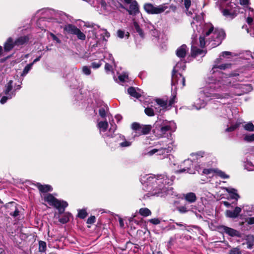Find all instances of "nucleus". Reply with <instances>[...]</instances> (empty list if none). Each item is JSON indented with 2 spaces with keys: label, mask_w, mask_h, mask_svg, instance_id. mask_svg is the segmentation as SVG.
<instances>
[{
  "label": "nucleus",
  "mask_w": 254,
  "mask_h": 254,
  "mask_svg": "<svg viewBox=\"0 0 254 254\" xmlns=\"http://www.w3.org/2000/svg\"><path fill=\"white\" fill-rule=\"evenodd\" d=\"M219 59L215 61V64L210 70L211 76L206 79L209 86L199 93V98L194 102L193 106L199 110L205 106L204 98L209 99H223L232 97L233 95L240 96L248 91L251 88L249 85L235 83L233 77L239 76L237 73L231 74L229 77L225 76L219 69H225L231 64H225L218 65Z\"/></svg>",
  "instance_id": "obj_1"
},
{
  "label": "nucleus",
  "mask_w": 254,
  "mask_h": 254,
  "mask_svg": "<svg viewBox=\"0 0 254 254\" xmlns=\"http://www.w3.org/2000/svg\"><path fill=\"white\" fill-rule=\"evenodd\" d=\"M193 12L195 16L193 17V20L191 22V26L194 31L191 42V56L194 57L199 55L203 57L206 54L205 51L197 48L195 46V37L197 36V33H201L199 37L200 47H203L207 43L208 45L212 42L210 48L218 46L225 38V33L222 29L216 28L214 29L211 23L203 24L202 17L200 15H196L195 11H193Z\"/></svg>",
  "instance_id": "obj_2"
},
{
  "label": "nucleus",
  "mask_w": 254,
  "mask_h": 254,
  "mask_svg": "<svg viewBox=\"0 0 254 254\" xmlns=\"http://www.w3.org/2000/svg\"><path fill=\"white\" fill-rule=\"evenodd\" d=\"M175 177L173 176L169 178L165 175L159 176L153 175L146 176L145 180H142L147 187L151 188L152 195H157L161 197L166 195H176L174 194L173 188L170 186L172 185ZM143 183V182H142Z\"/></svg>",
  "instance_id": "obj_3"
},
{
  "label": "nucleus",
  "mask_w": 254,
  "mask_h": 254,
  "mask_svg": "<svg viewBox=\"0 0 254 254\" xmlns=\"http://www.w3.org/2000/svg\"><path fill=\"white\" fill-rule=\"evenodd\" d=\"M155 129L159 132L161 136L166 134L174 132L176 129V123L172 121L158 119L154 124Z\"/></svg>",
  "instance_id": "obj_4"
},
{
  "label": "nucleus",
  "mask_w": 254,
  "mask_h": 254,
  "mask_svg": "<svg viewBox=\"0 0 254 254\" xmlns=\"http://www.w3.org/2000/svg\"><path fill=\"white\" fill-rule=\"evenodd\" d=\"M44 200L47 202L51 206L56 207L59 210L60 213H63L65 207L68 205L66 201L59 200L56 198L51 194H48L44 196Z\"/></svg>",
  "instance_id": "obj_5"
},
{
  "label": "nucleus",
  "mask_w": 254,
  "mask_h": 254,
  "mask_svg": "<svg viewBox=\"0 0 254 254\" xmlns=\"http://www.w3.org/2000/svg\"><path fill=\"white\" fill-rule=\"evenodd\" d=\"M144 9L147 13L158 14L165 11L168 9V6L166 3L155 5L150 3H147L144 5Z\"/></svg>",
  "instance_id": "obj_6"
},
{
  "label": "nucleus",
  "mask_w": 254,
  "mask_h": 254,
  "mask_svg": "<svg viewBox=\"0 0 254 254\" xmlns=\"http://www.w3.org/2000/svg\"><path fill=\"white\" fill-rule=\"evenodd\" d=\"M131 127L135 133L134 136H137L142 134H148L151 129L150 125H140L136 122L131 124Z\"/></svg>",
  "instance_id": "obj_7"
},
{
  "label": "nucleus",
  "mask_w": 254,
  "mask_h": 254,
  "mask_svg": "<svg viewBox=\"0 0 254 254\" xmlns=\"http://www.w3.org/2000/svg\"><path fill=\"white\" fill-rule=\"evenodd\" d=\"M172 148L171 146L168 147H160L159 148H153L146 153V155L148 156H152L154 154L160 156L159 158L162 159L166 156V154L171 151Z\"/></svg>",
  "instance_id": "obj_8"
},
{
  "label": "nucleus",
  "mask_w": 254,
  "mask_h": 254,
  "mask_svg": "<svg viewBox=\"0 0 254 254\" xmlns=\"http://www.w3.org/2000/svg\"><path fill=\"white\" fill-rule=\"evenodd\" d=\"M172 85H176L183 88L185 85V78L180 73H172Z\"/></svg>",
  "instance_id": "obj_9"
},
{
  "label": "nucleus",
  "mask_w": 254,
  "mask_h": 254,
  "mask_svg": "<svg viewBox=\"0 0 254 254\" xmlns=\"http://www.w3.org/2000/svg\"><path fill=\"white\" fill-rule=\"evenodd\" d=\"M218 229L222 233H225L230 237H241L240 232L233 228L226 226L221 225L218 227Z\"/></svg>",
  "instance_id": "obj_10"
},
{
  "label": "nucleus",
  "mask_w": 254,
  "mask_h": 254,
  "mask_svg": "<svg viewBox=\"0 0 254 254\" xmlns=\"http://www.w3.org/2000/svg\"><path fill=\"white\" fill-rule=\"evenodd\" d=\"M125 3L129 5L127 9L130 15H135L139 12V7L137 2L135 0H124Z\"/></svg>",
  "instance_id": "obj_11"
},
{
  "label": "nucleus",
  "mask_w": 254,
  "mask_h": 254,
  "mask_svg": "<svg viewBox=\"0 0 254 254\" xmlns=\"http://www.w3.org/2000/svg\"><path fill=\"white\" fill-rule=\"evenodd\" d=\"M98 127L99 129L100 133L102 135V136L104 137H113V134H110L108 133H105L107 131V128L108 127V124L107 122L104 121V122H100L98 124Z\"/></svg>",
  "instance_id": "obj_12"
},
{
  "label": "nucleus",
  "mask_w": 254,
  "mask_h": 254,
  "mask_svg": "<svg viewBox=\"0 0 254 254\" xmlns=\"http://www.w3.org/2000/svg\"><path fill=\"white\" fill-rule=\"evenodd\" d=\"M115 137L117 139V141L119 142V145L122 147H128L131 145V142L126 140L124 136L121 134H118L113 135V137Z\"/></svg>",
  "instance_id": "obj_13"
},
{
  "label": "nucleus",
  "mask_w": 254,
  "mask_h": 254,
  "mask_svg": "<svg viewBox=\"0 0 254 254\" xmlns=\"http://www.w3.org/2000/svg\"><path fill=\"white\" fill-rule=\"evenodd\" d=\"M128 94L131 96L136 99L139 98L142 95L143 92L139 89H135L134 87H130L127 89Z\"/></svg>",
  "instance_id": "obj_14"
},
{
  "label": "nucleus",
  "mask_w": 254,
  "mask_h": 254,
  "mask_svg": "<svg viewBox=\"0 0 254 254\" xmlns=\"http://www.w3.org/2000/svg\"><path fill=\"white\" fill-rule=\"evenodd\" d=\"M241 208L239 207H235L233 211L227 210L226 211V215L227 217L236 218L238 217L241 212Z\"/></svg>",
  "instance_id": "obj_15"
},
{
  "label": "nucleus",
  "mask_w": 254,
  "mask_h": 254,
  "mask_svg": "<svg viewBox=\"0 0 254 254\" xmlns=\"http://www.w3.org/2000/svg\"><path fill=\"white\" fill-rule=\"evenodd\" d=\"M189 49L186 45H183L179 47L176 50V55L178 57L180 58H184L185 57L187 52L188 51Z\"/></svg>",
  "instance_id": "obj_16"
},
{
  "label": "nucleus",
  "mask_w": 254,
  "mask_h": 254,
  "mask_svg": "<svg viewBox=\"0 0 254 254\" xmlns=\"http://www.w3.org/2000/svg\"><path fill=\"white\" fill-rule=\"evenodd\" d=\"M36 186L41 192H47L52 190V187L49 185H42L40 183H37Z\"/></svg>",
  "instance_id": "obj_17"
},
{
  "label": "nucleus",
  "mask_w": 254,
  "mask_h": 254,
  "mask_svg": "<svg viewBox=\"0 0 254 254\" xmlns=\"http://www.w3.org/2000/svg\"><path fill=\"white\" fill-rule=\"evenodd\" d=\"M15 45L11 38H9L4 45V50L6 52L10 51Z\"/></svg>",
  "instance_id": "obj_18"
},
{
  "label": "nucleus",
  "mask_w": 254,
  "mask_h": 254,
  "mask_svg": "<svg viewBox=\"0 0 254 254\" xmlns=\"http://www.w3.org/2000/svg\"><path fill=\"white\" fill-rule=\"evenodd\" d=\"M77 28L75 26L68 24L65 25L64 27V30L65 31L67 34H74L75 30Z\"/></svg>",
  "instance_id": "obj_19"
},
{
  "label": "nucleus",
  "mask_w": 254,
  "mask_h": 254,
  "mask_svg": "<svg viewBox=\"0 0 254 254\" xmlns=\"http://www.w3.org/2000/svg\"><path fill=\"white\" fill-rule=\"evenodd\" d=\"M185 163L188 164L190 165V167H188L187 168H183V169L178 170L177 171V173H181L187 172V173H189V174H194V172L191 170V166H192V164L191 163V161L190 160H187L185 161Z\"/></svg>",
  "instance_id": "obj_20"
},
{
  "label": "nucleus",
  "mask_w": 254,
  "mask_h": 254,
  "mask_svg": "<svg viewBox=\"0 0 254 254\" xmlns=\"http://www.w3.org/2000/svg\"><path fill=\"white\" fill-rule=\"evenodd\" d=\"M185 198L189 202L192 203L196 200V196L194 193L189 192L185 195Z\"/></svg>",
  "instance_id": "obj_21"
},
{
  "label": "nucleus",
  "mask_w": 254,
  "mask_h": 254,
  "mask_svg": "<svg viewBox=\"0 0 254 254\" xmlns=\"http://www.w3.org/2000/svg\"><path fill=\"white\" fill-rule=\"evenodd\" d=\"M28 40L29 38L26 36H21L15 41L14 44L16 46L22 45L26 43Z\"/></svg>",
  "instance_id": "obj_22"
},
{
  "label": "nucleus",
  "mask_w": 254,
  "mask_h": 254,
  "mask_svg": "<svg viewBox=\"0 0 254 254\" xmlns=\"http://www.w3.org/2000/svg\"><path fill=\"white\" fill-rule=\"evenodd\" d=\"M12 80H9L5 85V89L3 91L5 95H12Z\"/></svg>",
  "instance_id": "obj_23"
},
{
  "label": "nucleus",
  "mask_w": 254,
  "mask_h": 254,
  "mask_svg": "<svg viewBox=\"0 0 254 254\" xmlns=\"http://www.w3.org/2000/svg\"><path fill=\"white\" fill-rule=\"evenodd\" d=\"M229 193L231 194V197L233 199L237 200L239 196L237 193V190L233 188H226L225 189Z\"/></svg>",
  "instance_id": "obj_24"
},
{
  "label": "nucleus",
  "mask_w": 254,
  "mask_h": 254,
  "mask_svg": "<svg viewBox=\"0 0 254 254\" xmlns=\"http://www.w3.org/2000/svg\"><path fill=\"white\" fill-rule=\"evenodd\" d=\"M186 68V65L185 62H178L174 67L173 72L178 73L180 69L182 70H185Z\"/></svg>",
  "instance_id": "obj_25"
},
{
  "label": "nucleus",
  "mask_w": 254,
  "mask_h": 254,
  "mask_svg": "<svg viewBox=\"0 0 254 254\" xmlns=\"http://www.w3.org/2000/svg\"><path fill=\"white\" fill-rule=\"evenodd\" d=\"M222 12L223 14L226 16L230 17L231 18H233L236 15V13L231 10H229L228 9H224L222 10Z\"/></svg>",
  "instance_id": "obj_26"
},
{
  "label": "nucleus",
  "mask_w": 254,
  "mask_h": 254,
  "mask_svg": "<svg viewBox=\"0 0 254 254\" xmlns=\"http://www.w3.org/2000/svg\"><path fill=\"white\" fill-rule=\"evenodd\" d=\"M73 35L76 36L78 39L84 41L86 39V35L79 28H77Z\"/></svg>",
  "instance_id": "obj_27"
},
{
  "label": "nucleus",
  "mask_w": 254,
  "mask_h": 254,
  "mask_svg": "<svg viewBox=\"0 0 254 254\" xmlns=\"http://www.w3.org/2000/svg\"><path fill=\"white\" fill-rule=\"evenodd\" d=\"M139 213L144 217L149 216L151 214V211L147 208H141L139 210Z\"/></svg>",
  "instance_id": "obj_28"
},
{
  "label": "nucleus",
  "mask_w": 254,
  "mask_h": 254,
  "mask_svg": "<svg viewBox=\"0 0 254 254\" xmlns=\"http://www.w3.org/2000/svg\"><path fill=\"white\" fill-rule=\"evenodd\" d=\"M12 95H5L3 96L0 100V103L3 104L6 102L7 100L12 98V97L15 95V91H12L11 92Z\"/></svg>",
  "instance_id": "obj_29"
},
{
  "label": "nucleus",
  "mask_w": 254,
  "mask_h": 254,
  "mask_svg": "<svg viewBox=\"0 0 254 254\" xmlns=\"http://www.w3.org/2000/svg\"><path fill=\"white\" fill-rule=\"evenodd\" d=\"M184 5L186 8L187 14L190 16H192L193 13L189 10L191 5V0H184Z\"/></svg>",
  "instance_id": "obj_30"
},
{
  "label": "nucleus",
  "mask_w": 254,
  "mask_h": 254,
  "mask_svg": "<svg viewBox=\"0 0 254 254\" xmlns=\"http://www.w3.org/2000/svg\"><path fill=\"white\" fill-rule=\"evenodd\" d=\"M70 216V213L67 212L65 213L63 215V217L60 218L59 221L63 224L66 223L69 221V217Z\"/></svg>",
  "instance_id": "obj_31"
},
{
  "label": "nucleus",
  "mask_w": 254,
  "mask_h": 254,
  "mask_svg": "<svg viewBox=\"0 0 254 254\" xmlns=\"http://www.w3.org/2000/svg\"><path fill=\"white\" fill-rule=\"evenodd\" d=\"M215 173L219 177L222 179H228L229 178V175L226 174L225 172L219 169H215Z\"/></svg>",
  "instance_id": "obj_32"
},
{
  "label": "nucleus",
  "mask_w": 254,
  "mask_h": 254,
  "mask_svg": "<svg viewBox=\"0 0 254 254\" xmlns=\"http://www.w3.org/2000/svg\"><path fill=\"white\" fill-rule=\"evenodd\" d=\"M32 66L33 64H27L23 69V72L21 73V75L22 76H25L28 73L30 70L32 68Z\"/></svg>",
  "instance_id": "obj_33"
},
{
  "label": "nucleus",
  "mask_w": 254,
  "mask_h": 254,
  "mask_svg": "<svg viewBox=\"0 0 254 254\" xmlns=\"http://www.w3.org/2000/svg\"><path fill=\"white\" fill-rule=\"evenodd\" d=\"M133 25H134V28H135L136 32H137L141 37H143V35H144L143 32L142 30L139 27L138 23L136 22H134Z\"/></svg>",
  "instance_id": "obj_34"
},
{
  "label": "nucleus",
  "mask_w": 254,
  "mask_h": 254,
  "mask_svg": "<svg viewBox=\"0 0 254 254\" xmlns=\"http://www.w3.org/2000/svg\"><path fill=\"white\" fill-rule=\"evenodd\" d=\"M241 124V122H237L235 125L231 126L230 127L226 129V131L230 132L235 130Z\"/></svg>",
  "instance_id": "obj_35"
},
{
  "label": "nucleus",
  "mask_w": 254,
  "mask_h": 254,
  "mask_svg": "<svg viewBox=\"0 0 254 254\" xmlns=\"http://www.w3.org/2000/svg\"><path fill=\"white\" fill-rule=\"evenodd\" d=\"M117 36L120 38H123L125 36L127 37V38H128L129 37V33L128 32H127V33L125 34V31L122 30H118L117 31Z\"/></svg>",
  "instance_id": "obj_36"
},
{
  "label": "nucleus",
  "mask_w": 254,
  "mask_h": 254,
  "mask_svg": "<svg viewBox=\"0 0 254 254\" xmlns=\"http://www.w3.org/2000/svg\"><path fill=\"white\" fill-rule=\"evenodd\" d=\"M245 130L253 131H254V125L251 122L246 124L244 126Z\"/></svg>",
  "instance_id": "obj_37"
},
{
  "label": "nucleus",
  "mask_w": 254,
  "mask_h": 254,
  "mask_svg": "<svg viewBox=\"0 0 254 254\" xmlns=\"http://www.w3.org/2000/svg\"><path fill=\"white\" fill-rule=\"evenodd\" d=\"M104 57L105 59L109 60V61L114 64V59L111 54L108 52H105L104 54Z\"/></svg>",
  "instance_id": "obj_38"
},
{
  "label": "nucleus",
  "mask_w": 254,
  "mask_h": 254,
  "mask_svg": "<svg viewBox=\"0 0 254 254\" xmlns=\"http://www.w3.org/2000/svg\"><path fill=\"white\" fill-rule=\"evenodd\" d=\"M39 250L41 252H44L46 250V243L43 241L39 242Z\"/></svg>",
  "instance_id": "obj_39"
},
{
  "label": "nucleus",
  "mask_w": 254,
  "mask_h": 254,
  "mask_svg": "<svg viewBox=\"0 0 254 254\" xmlns=\"http://www.w3.org/2000/svg\"><path fill=\"white\" fill-rule=\"evenodd\" d=\"M144 112L147 116L151 117V116H153L154 115V112H157L158 111H154V110L151 108H146L145 109Z\"/></svg>",
  "instance_id": "obj_40"
},
{
  "label": "nucleus",
  "mask_w": 254,
  "mask_h": 254,
  "mask_svg": "<svg viewBox=\"0 0 254 254\" xmlns=\"http://www.w3.org/2000/svg\"><path fill=\"white\" fill-rule=\"evenodd\" d=\"M87 215V213L85 209L79 210L78 213V217L81 219L85 218Z\"/></svg>",
  "instance_id": "obj_41"
},
{
  "label": "nucleus",
  "mask_w": 254,
  "mask_h": 254,
  "mask_svg": "<svg viewBox=\"0 0 254 254\" xmlns=\"http://www.w3.org/2000/svg\"><path fill=\"white\" fill-rule=\"evenodd\" d=\"M156 102L158 106H159L160 107L162 108H165L167 103L166 101H165L162 99H157L156 100Z\"/></svg>",
  "instance_id": "obj_42"
},
{
  "label": "nucleus",
  "mask_w": 254,
  "mask_h": 254,
  "mask_svg": "<svg viewBox=\"0 0 254 254\" xmlns=\"http://www.w3.org/2000/svg\"><path fill=\"white\" fill-rule=\"evenodd\" d=\"M240 5L245 7H249L251 4L250 0H239Z\"/></svg>",
  "instance_id": "obj_43"
},
{
  "label": "nucleus",
  "mask_w": 254,
  "mask_h": 254,
  "mask_svg": "<svg viewBox=\"0 0 254 254\" xmlns=\"http://www.w3.org/2000/svg\"><path fill=\"white\" fill-rule=\"evenodd\" d=\"M244 140L248 142L254 141V134L246 135L244 137Z\"/></svg>",
  "instance_id": "obj_44"
},
{
  "label": "nucleus",
  "mask_w": 254,
  "mask_h": 254,
  "mask_svg": "<svg viewBox=\"0 0 254 254\" xmlns=\"http://www.w3.org/2000/svg\"><path fill=\"white\" fill-rule=\"evenodd\" d=\"M119 79L122 82L126 81L128 79V74L127 73H124L119 76Z\"/></svg>",
  "instance_id": "obj_45"
},
{
  "label": "nucleus",
  "mask_w": 254,
  "mask_h": 254,
  "mask_svg": "<svg viewBox=\"0 0 254 254\" xmlns=\"http://www.w3.org/2000/svg\"><path fill=\"white\" fill-rule=\"evenodd\" d=\"M82 72L85 75H88L91 73V70L89 67L84 66L82 67Z\"/></svg>",
  "instance_id": "obj_46"
},
{
  "label": "nucleus",
  "mask_w": 254,
  "mask_h": 254,
  "mask_svg": "<svg viewBox=\"0 0 254 254\" xmlns=\"http://www.w3.org/2000/svg\"><path fill=\"white\" fill-rule=\"evenodd\" d=\"M102 31L103 33L101 34V35L103 37V38L104 40L107 41V40L106 38H109L110 34L106 29H103Z\"/></svg>",
  "instance_id": "obj_47"
},
{
  "label": "nucleus",
  "mask_w": 254,
  "mask_h": 254,
  "mask_svg": "<svg viewBox=\"0 0 254 254\" xmlns=\"http://www.w3.org/2000/svg\"><path fill=\"white\" fill-rule=\"evenodd\" d=\"M241 252L240 250V249L238 248H235L232 249L230 253L229 254H241Z\"/></svg>",
  "instance_id": "obj_48"
},
{
  "label": "nucleus",
  "mask_w": 254,
  "mask_h": 254,
  "mask_svg": "<svg viewBox=\"0 0 254 254\" xmlns=\"http://www.w3.org/2000/svg\"><path fill=\"white\" fill-rule=\"evenodd\" d=\"M215 169H205L203 170V173L205 174H210L211 173H215Z\"/></svg>",
  "instance_id": "obj_49"
},
{
  "label": "nucleus",
  "mask_w": 254,
  "mask_h": 254,
  "mask_svg": "<svg viewBox=\"0 0 254 254\" xmlns=\"http://www.w3.org/2000/svg\"><path fill=\"white\" fill-rule=\"evenodd\" d=\"M102 65L101 61H99L98 63L93 62L91 64V66L93 68H98Z\"/></svg>",
  "instance_id": "obj_50"
},
{
  "label": "nucleus",
  "mask_w": 254,
  "mask_h": 254,
  "mask_svg": "<svg viewBox=\"0 0 254 254\" xmlns=\"http://www.w3.org/2000/svg\"><path fill=\"white\" fill-rule=\"evenodd\" d=\"M178 210L182 213H186L188 211V210L187 209V208L185 206H182L178 207Z\"/></svg>",
  "instance_id": "obj_51"
},
{
  "label": "nucleus",
  "mask_w": 254,
  "mask_h": 254,
  "mask_svg": "<svg viewBox=\"0 0 254 254\" xmlns=\"http://www.w3.org/2000/svg\"><path fill=\"white\" fill-rule=\"evenodd\" d=\"M95 217L94 216H92L89 217L87 220V223L89 224H93L95 222Z\"/></svg>",
  "instance_id": "obj_52"
},
{
  "label": "nucleus",
  "mask_w": 254,
  "mask_h": 254,
  "mask_svg": "<svg viewBox=\"0 0 254 254\" xmlns=\"http://www.w3.org/2000/svg\"><path fill=\"white\" fill-rule=\"evenodd\" d=\"M150 33L154 37H157L159 36V33L155 28L153 29H151Z\"/></svg>",
  "instance_id": "obj_53"
},
{
  "label": "nucleus",
  "mask_w": 254,
  "mask_h": 254,
  "mask_svg": "<svg viewBox=\"0 0 254 254\" xmlns=\"http://www.w3.org/2000/svg\"><path fill=\"white\" fill-rule=\"evenodd\" d=\"M205 155V153L204 152L200 151L197 152L195 154H192V155H195L197 159L200 158L201 157H203Z\"/></svg>",
  "instance_id": "obj_54"
},
{
  "label": "nucleus",
  "mask_w": 254,
  "mask_h": 254,
  "mask_svg": "<svg viewBox=\"0 0 254 254\" xmlns=\"http://www.w3.org/2000/svg\"><path fill=\"white\" fill-rule=\"evenodd\" d=\"M105 69L106 72L111 71L113 70L112 66L109 63H106Z\"/></svg>",
  "instance_id": "obj_55"
},
{
  "label": "nucleus",
  "mask_w": 254,
  "mask_h": 254,
  "mask_svg": "<svg viewBox=\"0 0 254 254\" xmlns=\"http://www.w3.org/2000/svg\"><path fill=\"white\" fill-rule=\"evenodd\" d=\"M99 113L100 116L104 118L106 116V111L103 108H101L99 110Z\"/></svg>",
  "instance_id": "obj_56"
},
{
  "label": "nucleus",
  "mask_w": 254,
  "mask_h": 254,
  "mask_svg": "<svg viewBox=\"0 0 254 254\" xmlns=\"http://www.w3.org/2000/svg\"><path fill=\"white\" fill-rule=\"evenodd\" d=\"M149 222L153 224L157 225L160 223V221L158 218H153L149 220Z\"/></svg>",
  "instance_id": "obj_57"
},
{
  "label": "nucleus",
  "mask_w": 254,
  "mask_h": 254,
  "mask_svg": "<svg viewBox=\"0 0 254 254\" xmlns=\"http://www.w3.org/2000/svg\"><path fill=\"white\" fill-rule=\"evenodd\" d=\"M231 55V53L230 52H227V51L223 52L221 53V55L220 56V59H221V57H227L228 56H230Z\"/></svg>",
  "instance_id": "obj_58"
},
{
  "label": "nucleus",
  "mask_w": 254,
  "mask_h": 254,
  "mask_svg": "<svg viewBox=\"0 0 254 254\" xmlns=\"http://www.w3.org/2000/svg\"><path fill=\"white\" fill-rule=\"evenodd\" d=\"M51 36L53 39L57 42L58 43H61V40L58 38L56 35H55L54 34L51 33Z\"/></svg>",
  "instance_id": "obj_59"
},
{
  "label": "nucleus",
  "mask_w": 254,
  "mask_h": 254,
  "mask_svg": "<svg viewBox=\"0 0 254 254\" xmlns=\"http://www.w3.org/2000/svg\"><path fill=\"white\" fill-rule=\"evenodd\" d=\"M19 212L17 208H16L15 209V210L14 211V212L10 213V215H11V216H13L14 217H16L19 215Z\"/></svg>",
  "instance_id": "obj_60"
},
{
  "label": "nucleus",
  "mask_w": 254,
  "mask_h": 254,
  "mask_svg": "<svg viewBox=\"0 0 254 254\" xmlns=\"http://www.w3.org/2000/svg\"><path fill=\"white\" fill-rule=\"evenodd\" d=\"M146 27L151 31V29H153L155 27L150 22H147L146 25Z\"/></svg>",
  "instance_id": "obj_61"
},
{
  "label": "nucleus",
  "mask_w": 254,
  "mask_h": 254,
  "mask_svg": "<svg viewBox=\"0 0 254 254\" xmlns=\"http://www.w3.org/2000/svg\"><path fill=\"white\" fill-rule=\"evenodd\" d=\"M247 22L248 23V24H249L250 25H253L254 23H253V18L250 17V16H249L247 19Z\"/></svg>",
  "instance_id": "obj_62"
},
{
  "label": "nucleus",
  "mask_w": 254,
  "mask_h": 254,
  "mask_svg": "<svg viewBox=\"0 0 254 254\" xmlns=\"http://www.w3.org/2000/svg\"><path fill=\"white\" fill-rule=\"evenodd\" d=\"M248 32H250V34L254 37V24L250 28V31L248 29Z\"/></svg>",
  "instance_id": "obj_63"
},
{
  "label": "nucleus",
  "mask_w": 254,
  "mask_h": 254,
  "mask_svg": "<svg viewBox=\"0 0 254 254\" xmlns=\"http://www.w3.org/2000/svg\"><path fill=\"white\" fill-rule=\"evenodd\" d=\"M248 224L250 225L254 224V217H251L247 220Z\"/></svg>",
  "instance_id": "obj_64"
}]
</instances>
